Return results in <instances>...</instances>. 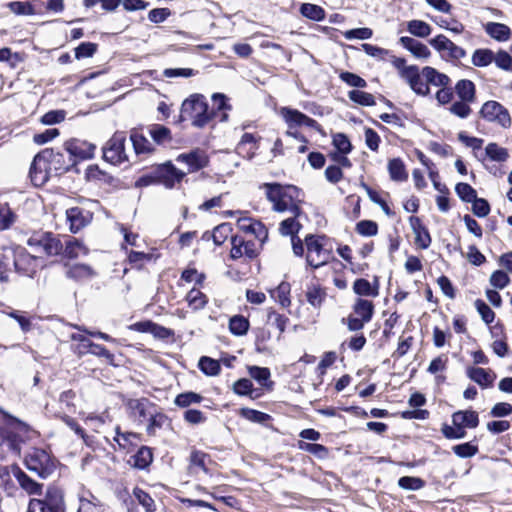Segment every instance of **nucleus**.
<instances>
[{
	"mask_svg": "<svg viewBox=\"0 0 512 512\" xmlns=\"http://www.w3.org/2000/svg\"><path fill=\"white\" fill-rule=\"evenodd\" d=\"M176 161L186 164L189 172H195L205 168L209 163L207 154L201 149H194L189 153H182L178 155Z\"/></svg>",
	"mask_w": 512,
	"mask_h": 512,
	"instance_id": "14",
	"label": "nucleus"
},
{
	"mask_svg": "<svg viewBox=\"0 0 512 512\" xmlns=\"http://www.w3.org/2000/svg\"><path fill=\"white\" fill-rule=\"evenodd\" d=\"M46 161L51 173L54 176L61 175L67 172L72 166L75 165V160L66 156L62 152H54L53 149H44L36 155V163L43 164Z\"/></svg>",
	"mask_w": 512,
	"mask_h": 512,
	"instance_id": "8",
	"label": "nucleus"
},
{
	"mask_svg": "<svg viewBox=\"0 0 512 512\" xmlns=\"http://www.w3.org/2000/svg\"><path fill=\"white\" fill-rule=\"evenodd\" d=\"M307 249L306 262L314 269L326 265L332 258V250L327 247L328 238L325 235L309 234L305 237Z\"/></svg>",
	"mask_w": 512,
	"mask_h": 512,
	"instance_id": "4",
	"label": "nucleus"
},
{
	"mask_svg": "<svg viewBox=\"0 0 512 512\" xmlns=\"http://www.w3.org/2000/svg\"><path fill=\"white\" fill-rule=\"evenodd\" d=\"M153 255L152 254H149V253H144V252H138V251H133L131 250L129 253H128V261L129 263L134 267V268H137V269H141L145 262H148L152 259Z\"/></svg>",
	"mask_w": 512,
	"mask_h": 512,
	"instance_id": "60",
	"label": "nucleus"
},
{
	"mask_svg": "<svg viewBox=\"0 0 512 512\" xmlns=\"http://www.w3.org/2000/svg\"><path fill=\"white\" fill-rule=\"evenodd\" d=\"M133 495L137 499L138 503L145 508L146 512L155 511V502L151 496L140 488L133 490Z\"/></svg>",
	"mask_w": 512,
	"mask_h": 512,
	"instance_id": "56",
	"label": "nucleus"
},
{
	"mask_svg": "<svg viewBox=\"0 0 512 512\" xmlns=\"http://www.w3.org/2000/svg\"><path fill=\"white\" fill-rule=\"evenodd\" d=\"M290 285L282 282L276 290L272 292V297L276 298L282 307H288L291 303L290 298Z\"/></svg>",
	"mask_w": 512,
	"mask_h": 512,
	"instance_id": "53",
	"label": "nucleus"
},
{
	"mask_svg": "<svg viewBox=\"0 0 512 512\" xmlns=\"http://www.w3.org/2000/svg\"><path fill=\"white\" fill-rule=\"evenodd\" d=\"M24 276L33 277L42 265V260L29 254L25 249H3L0 253V281H8V272L11 266Z\"/></svg>",
	"mask_w": 512,
	"mask_h": 512,
	"instance_id": "1",
	"label": "nucleus"
},
{
	"mask_svg": "<svg viewBox=\"0 0 512 512\" xmlns=\"http://www.w3.org/2000/svg\"><path fill=\"white\" fill-rule=\"evenodd\" d=\"M138 329L140 331H148L150 330L151 332H153L155 335L161 337V338H167L169 336H171L173 334V332L168 329V328H165V327H162V326H159V325H156L150 321H147V322H143V323H138L136 324Z\"/></svg>",
	"mask_w": 512,
	"mask_h": 512,
	"instance_id": "52",
	"label": "nucleus"
},
{
	"mask_svg": "<svg viewBox=\"0 0 512 512\" xmlns=\"http://www.w3.org/2000/svg\"><path fill=\"white\" fill-rule=\"evenodd\" d=\"M326 297L325 290L318 284H311L307 288L306 298L313 307H320Z\"/></svg>",
	"mask_w": 512,
	"mask_h": 512,
	"instance_id": "36",
	"label": "nucleus"
},
{
	"mask_svg": "<svg viewBox=\"0 0 512 512\" xmlns=\"http://www.w3.org/2000/svg\"><path fill=\"white\" fill-rule=\"evenodd\" d=\"M422 76L428 86L446 87L450 85V78L446 74L440 73L430 66H426L422 69Z\"/></svg>",
	"mask_w": 512,
	"mask_h": 512,
	"instance_id": "27",
	"label": "nucleus"
},
{
	"mask_svg": "<svg viewBox=\"0 0 512 512\" xmlns=\"http://www.w3.org/2000/svg\"><path fill=\"white\" fill-rule=\"evenodd\" d=\"M125 141L126 135L124 132H115L103 147V158L112 164H120L126 161Z\"/></svg>",
	"mask_w": 512,
	"mask_h": 512,
	"instance_id": "10",
	"label": "nucleus"
},
{
	"mask_svg": "<svg viewBox=\"0 0 512 512\" xmlns=\"http://www.w3.org/2000/svg\"><path fill=\"white\" fill-rule=\"evenodd\" d=\"M298 447L300 450L313 454L320 459L328 456V449L321 444L299 441Z\"/></svg>",
	"mask_w": 512,
	"mask_h": 512,
	"instance_id": "46",
	"label": "nucleus"
},
{
	"mask_svg": "<svg viewBox=\"0 0 512 512\" xmlns=\"http://www.w3.org/2000/svg\"><path fill=\"white\" fill-rule=\"evenodd\" d=\"M199 368L204 374L209 376H215L220 372L219 362L206 356L201 357L199 360Z\"/></svg>",
	"mask_w": 512,
	"mask_h": 512,
	"instance_id": "51",
	"label": "nucleus"
},
{
	"mask_svg": "<svg viewBox=\"0 0 512 512\" xmlns=\"http://www.w3.org/2000/svg\"><path fill=\"white\" fill-rule=\"evenodd\" d=\"M353 290L360 296H371L376 297L378 295V287H372L371 283L364 279H357L353 284Z\"/></svg>",
	"mask_w": 512,
	"mask_h": 512,
	"instance_id": "39",
	"label": "nucleus"
},
{
	"mask_svg": "<svg viewBox=\"0 0 512 512\" xmlns=\"http://www.w3.org/2000/svg\"><path fill=\"white\" fill-rule=\"evenodd\" d=\"M475 307L480 314L482 320L486 324H490L495 319V313L492 311V309L481 299H477L475 301Z\"/></svg>",
	"mask_w": 512,
	"mask_h": 512,
	"instance_id": "63",
	"label": "nucleus"
},
{
	"mask_svg": "<svg viewBox=\"0 0 512 512\" xmlns=\"http://www.w3.org/2000/svg\"><path fill=\"white\" fill-rule=\"evenodd\" d=\"M249 329V321L242 315H235L229 321V330L236 336H242Z\"/></svg>",
	"mask_w": 512,
	"mask_h": 512,
	"instance_id": "37",
	"label": "nucleus"
},
{
	"mask_svg": "<svg viewBox=\"0 0 512 512\" xmlns=\"http://www.w3.org/2000/svg\"><path fill=\"white\" fill-rule=\"evenodd\" d=\"M398 485L402 489L416 491L423 488L425 482L418 477L403 476L398 480Z\"/></svg>",
	"mask_w": 512,
	"mask_h": 512,
	"instance_id": "58",
	"label": "nucleus"
},
{
	"mask_svg": "<svg viewBox=\"0 0 512 512\" xmlns=\"http://www.w3.org/2000/svg\"><path fill=\"white\" fill-rule=\"evenodd\" d=\"M400 42L417 58H427L430 55L428 47L414 38L402 37Z\"/></svg>",
	"mask_w": 512,
	"mask_h": 512,
	"instance_id": "31",
	"label": "nucleus"
},
{
	"mask_svg": "<svg viewBox=\"0 0 512 512\" xmlns=\"http://www.w3.org/2000/svg\"><path fill=\"white\" fill-rule=\"evenodd\" d=\"M93 500L80 498V504L77 512H103L102 506L95 497Z\"/></svg>",
	"mask_w": 512,
	"mask_h": 512,
	"instance_id": "64",
	"label": "nucleus"
},
{
	"mask_svg": "<svg viewBox=\"0 0 512 512\" xmlns=\"http://www.w3.org/2000/svg\"><path fill=\"white\" fill-rule=\"evenodd\" d=\"M388 171L393 181L402 182L407 180L408 173L406 172L403 161L399 158H394L388 163Z\"/></svg>",
	"mask_w": 512,
	"mask_h": 512,
	"instance_id": "34",
	"label": "nucleus"
},
{
	"mask_svg": "<svg viewBox=\"0 0 512 512\" xmlns=\"http://www.w3.org/2000/svg\"><path fill=\"white\" fill-rule=\"evenodd\" d=\"M148 132L153 141L158 145H164L172 140L170 129L163 125L153 124L149 127Z\"/></svg>",
	"mask_w": 512,
	"mask_h": 512,
	"instance_id": "33",
	"label": "nucleus"
},
{
	"mask_svg": "<svg viewBox=\"0 0 512 512\" xmlns=\"http://www.w3.org/2000/svg\"><path fill=\"white\" fill-rule=\"evenodd\" d=\"M126 407L132 417H134L139 423H144L151 416V411L154 410L155 405L147 398H140L129 399L126 402Z\"/></svg>",
	"mask_w": 512,
	"mask_h": 512,
	"instance_id": "13",
	"label": "nucleus"
},
{
	"mask_svg": "<svg viewBox=\"0 0 512 512\" xmlns=\"http://www.w3.org/2000/svg\"><path fill=\"white\" fill-rule=\"evenodd\" d=\"M475 157L482 163L491 161L501 164L509 159L510 154L507 148L496 142H490L486 145L484 152L481 154L475 153Z\"/></svg>",
	"mask_w": 512,
	"mask_h": 512,
	"instance_id": "15",
	"label": "nucleus"
},
{
	"mask_svg": "<svg viewBox=\"0 0 512 512\" xmlns=\"http://www.w3.org/2000/svg\"><path fill=\"white\" fill-rule=\"evenodd\" d=\"M67 220L70 224V230L77 233L85 227L90 221V213L80 207H72L66 211Z\"/></svg>",
	"mask_w": 512,
	"mask_h": 512,
	"instance_id": "19",
	"label": "nucleus"
},
{
	"mask_svg": "<svg viewBox=\"0 0 512 512\" xmlns=\"http://www.w3.org/2000/svg\"><path fill=\"white\" fill-rule=\"evenodd\" d=\"M8 8L16 15H31L36 12V5L29 1H13L8 3Z\"/></svg>",
	"mask_w": 512,
	"mask_h": 512,
	"instance_id": "42",
	"label": "nucleus"
},
{
	"mask_svg": "<svg viewBox=\"0 0 512 512\" xmlns=\"http://www.w3.org/2000/svg\"><path fill=\"white\" fill-rule=\"evenodd\" d=\"M240 415L243 418L255 423H265L270 419L268 414L251 408H242L240 410Z\"/></svg>",
	"mask_w": 512,
	"mask_h": 512,
	"instance_id": "59",
	"label": "nucleus"
},
{
	"mask_svg": "<svg viewBox=\"0 0 512 512\" xmlns=\"http://www.w3.org/2000/svg\"><path fill=\"white\" fill-rule=\"evenodd\" d=\"M409 224L415 235V244L421 249H427L432 242L430 233L419 217L411 216Z\"/></svg>",
	"mask_w": 512,
	"mask_h": 512,
	"instance_id": "18",
	"label": "nucleus"
},
{
	"mask_svg": "<svg viewBox=\"0 0 512 512\" xmlns=\"http://www.w3.org/2000/svg\"><path fill=\"white\" fill-rule=\"evenodd\" d=\"M458 140L465 146L471 148L474 154L477 153L478 150H481L484 143L482 138L468 136L465 132L458 133Z\"/></svg>",
	"mask_w": 512,
	"mask_h": 512,
	"instance_id": "62",
	"label": "nucleus"
},
{
	"mask_svg": "<svg viewBox=\"0 0 512 512\" xmlns=\"http://www.w3.org/2000/svg\"><path fill=\"white\" fill-rule=\"evenodd\" d=\"M402 79L406 81L409 87L420 96H427L430 89L422 76L418 66L410 65L409 68L402 72Z\"/></svg>",
	"mask_w": 512,
	"mask_h": 512,
	"instance_id": "11",
	"label": "nucleus"
},
{
	"mask_svg": "<svg viewBox=\"0 0 512 512\" xmlns=\"http://www.w3.org/2000/svg\"><path fill=\"white\" fill-rule=\"evenodd\" d=\"M27 244L35 252L44 253L47 256L61 255L63 251V242L60 235L52 232L37 231L27 240Z\"/></svg>",
	"mask_w": 512,
	"mask_h": 512,
	"instance_id": "6",
	"label": "nucleus"
},
{
	"mask_svg": "<svg viewBox=\"0 0 512 512\" xmlns=\"http://www.w3.org/2000/svg\"><path fill=\"white\" fill-rule=\"evenodd\" d=\"M349 99L363 106L375 105V98L372 94L360 90H352L348 94Z\"/></svg>",
	"mask_w": 512,
	"mask_h": 512,
	"instance_id": "50",
	"label": "nucleus"
},
{
	"mask_svg": "<svg viewBox=\"0 0 512 512\" xmlns=\"http://www.w3.org/2000/svg\"><path fill=\"white\" fill-rule=\"evenodd\" d=\"M66 276L75 281H85L95 276L94 270L86 264H74L68 267Z\"/></svg>",
	"mask_w": 512,
	"mask_h": 512,
	"instance_id": "30",
	"label": "nucleus"
},
{
	"mask_svg": "<svg viewBox=\"0 0 512 512\" xmlns=\"http://www.w3.org/2000/svg\"><path fill=\"white\" fill-rule=\"evenodd\" d=\"M452 451L460 458H470L476 455L479 449L477 445L466 442L453 446Z\"/></svg>",
	"mask_w": 512,
	"mask_h": 512,
	"instance_id": "57",
	"label": "nucleus"
},
{
	"mask_svg": "<svg viewBox=\"0 0 512 512\" xmlns=\"http://www.w3.org/2000/svg\"><path fill=\"white\" fill-rule=\"evenodd\" d=\"M467 376L482 388L491 387L496 379V375L492 370L479 367H469L467 369Z\"/></svg>",
	"mask_w": 512,
	"mask_h": 512,
	"instance_id": "21",
	"label": "nucleus"
},
{
	"mask_svg": "<svg viewBox=\"0 0 512 512\" xmlns=\"http://www.w3.org/2000/svg\"><path fill=\"white\" fill-rule=\"evenodd\" d=\"M456 93L462 101L472 102L475 97V85L472 81L462 79L455 87Z\"/></svg>",
	"mask_w": 512,
	"mask_h": 512,
	"instance_id": "35",
	"label": "nucleus"
},
{
	"mask_svg": "<svg viewBox=\"0 0 512 512\" xmlns=\"http://www.w3.org/2000/svg\"><path fill=\"white\" fill-rule=\"evenodd\" d=\"M13 475L20 486L31 495H41L42 484L31 479L25 472L18 467H13Z\"/></svg>",
	"mask_w": 512,
	"mask_h": 512,
	"instance_id": "24",
	"label": "nucleus"
},
{
	"mask_svg": "<svg viewBox=\"0 0 512 512\" xmlns=\"http://www.w3.org/2000/svg\"><path fill=\"white\" fill-rule=\"evenodd\" d=\"M494 60V53L489 49H477L472 55V63L477 67H485Z\"/></svg>",
	"mask_w": 512,
	"mask_h": 512,
	"instance_id": "43",
	"label": "nucleus"
},
{
	"mask_svg": "<svg viewBox=\"0 0 512 512\" xmlns=\"http://www.w3.org/2000/svg\"><path fill=\"white\" fill-rule=\"evenodd\" d=\"M267 199L273 203V209L277 212L290 211L293 215L299 216L301 210L295 199L299 196V189L295 186H282L278 183H264Z\"/></svg>",
	"mask_w": 512,
	"mask_h": 512,
	"instance_id": "2",
	"label": "nucleus"
},
{
	"mask_svg": "<svg viewBox=\"0 0 512 512\" xmlns=\"http://www.w3.org/2000/svg\"><path fill=\"white\" fill-rule=\"evenodd\" d=\"M231 244L230 257L233 260L239 259L244 255L249 259H253L257 256L256 244L253 241H245L239 236H233L231 238Z\"/></svg>",
	"mask_w": 512,
	"mask_h": 512,
	"instance_id": "16",
	"label": "nucleus"
},
{
	"mask_svg": "<svg viewBox=\"0 0 512 512\" xmlns=\"http://www.w3.org/2000/svg\"><path fill=\"white\" fill-rule=\"evenodd\" d=\"M452 423L463 428H475L479 424L478 414L475 411H457L452 415Z\"/></svg>",
	"mask_w": 512,
	"mask_h": 512,
	"instance_id": "28",
	"label": "nucleus"
},
{
	"mask_svg": "<svg viewBox=\"0 0 512 512\" xmlns=\"http://www.w3.org/2000/svg\"><path fill=\"white\" fill-rule=\"evenodd\" d=\"M431 44L439 52H448V55L455 59H461L466 55V52L463 48L456 46L443 34H438L437 37L432 40Z\"/></svg>",
	"mask_w": 512,
	"mask_h": 512,
	"instance_id": "20",
	"label": "nucleus"
},
{
	"mask_svg": "<svg viewBox=\"0 0 512 512\" xmlns=\"http://www.w3.org/2000/svg\"><path fill=\"white\" fill-rule=\"evenodd\" d=\"M249 375L255 379L260 385L267 387L272 386L273 382H269L271 373L266 367L250 366L248 368Z\"/></svg>",
	"mask_w": 512,
	"mask_h": 512,
	"instance_id": "40",
	"label": "nucleus"
},
{
	"mask_svg": "<svg viewBox=\"0 0 512 512\" xmlns=\"http://www.w3.org/2000/svg\"><path fill=\"white\" fill-rule=\"evenodd\" d=\"M203 397L195 392H185L176 396L174 403L182 408L188 407L191 404H197L202 401Z\"/></svg>",
	"mask_w": 512,
	"mask_h": 512,
	"instance_id": "48",
	"label": "nucleus"
},
{
	"mask_svg": "<svg viewBox=\"0 0 512 512\" xmlns=\"http://www.w3.org/2000/svg\"><path fill=\"white\" fill-rule=\"evenodd\" d=\"M149 424L147 426V432L154 434L156 429H160L167 421L166 415L161 412H156V408L151 411V416L148 418Z\"/></svg>",
	"mask_w": 512,
	"mask_h": 512,
	"instance_id": "55",
	"label": "nucleus"
},
{
	"mask_svg": "<svg viewBox=\"0 0 512 512\" xmlns=\"http://www.w3.org/2000/svg\"><path fill=\"white\" fill-rule=\"evenodd\" d=\"M28 470L36 473L41 478L49 477L56 468L55 460L44 449L33 448L25 458Z\"/></svg>",
	"mask_w": 512,
	"mask_h": 512,
	"instance_id": "7",
	"label": "nucleus"
},
{
	"mask_svg": "<svg viewBox=\"0 0 512 512\" xmlns=\"http://www.w3.org/2000/svg\"><path fill=\"white\" fill-rule=\"evenodd\" d=\"M332 144L337 149L336 152L349 154L352 151V144L348 137L343 133H336L333 135Z\"/></svg>",
	"mask_w": 512,
	"mask_h": 512,
	"instance_id": "54",
	"label": "nucleus"
},
{
	"mask_svg": "<svg viewBox=\"0 0 512 512\" xmlns=\"http://www.w3.org/2000/svg\"><path fill=\"white\" fill-rule=\"evenodd\" d=\"M153 461V454L149 447L142 446L138 451L132 455L128 464L137 469H146Z\"/></svg>",
	"mask_w": 512,
	"mask_h": 512,
	"instance_id": "26",
	"label": "nucleus"
},
{
	"mask_svg": "<svg viewBox=\"0 0 512 512\" xmlns=\"http://www.w3.org/2000/svg\"><path fill=\"white\" fill-rule=\"evenodd\" d=\"M280 115L290 129L304 126L305 120H307V115L290 107H282Z\"/></svg>",
	"mask_w": 512,
	"mask_h": 512,
	"instance_id": "25",
	"label": "nucleus"
},
{
	"mask_svg": "<svg viewBox=\"0 0 512 512\" xmlns=\"http://www.w3.org/2000/svg\"><path fill=\"white\" fill-rule=\"evenodd\" d=\"M231 232L232 226L230 223H222L216 226L213 230V233L211 234L214 244L217 246L222 245L231 234Z\"/></svg>",
	"mask_w": 512,
	"mask_h": 512,
	"instance_id": "45",
	"label": "nucleus"
},
{
	"mask_svg": "<svg viewBox=\"0 0 512 512\" xmlns=\"http://www.w3.org/2000/svg\"><path fill=\"white\" fill-rule=\"evenodd\" d=\"M88 251V248L80 240L74 237H67L63 243L61 255L69 259H75L82 255H87Z\"/></svg>",
	"mask_w": 512,
	"mask_h": 512,
	"instance_id": "22",
	"label": "nucleus"
},
{
	"mask_svg": "<svg viewBox=\"0 0 512 512\" xmlns=\"http://www.w3.org/2000/svg\"><path fill=\"white\" fill-rule=\"evenodd\" d=\"M16 214L8 204H0V230L9 229L16 221Z\"/></svg>",
	"mask_w": 512,
	"mask_h": 512,
	"instance_id": "44",
	"label": "nucleus"
},
{
	"mask_svg": "<svg viewBox=\"0 0 512 512\" xmlns=\"http://www.w3.org/2000/svg\"><path fill=\"white\" fill-rule=\"evenodd\" d=\"M480 115L486 121L496 123L504 129L511 127L509 111L497 101L485 102L481 107Z\"/></svg>",
	"mask_w": 512,
	"mask_h": 512,
	"instance_id": "9",
	"label": "nucleus"
},
{
	"mask_svg": "<svg viewBox=\"0 0 512 512\" xmlns=\"http://www.w3.org/2000/svg\"><path fill=\"white\" fill-rule=\"evenodd\" d=\"M353 314L368 323L374 314V305L372 301L362 298L357 299L353 306Z\"/></svg>",
	"mask_w": 512,
	"mask_h": 512,
	"instance_id": "32",
	"label": "nucleus"
},
{
	"mask_svg": "<svg viewBox=\"0 0 512 512\" xmlns=\"http://www.w3.org/2000/svg\"><path fill=\"white\" fill-rule=\"evenodd\" d=\"M455 192L462 201L467 203H471L477 197L476 190L471 185L463 182L455 186Z\"/></svg>",
	"mask_w": 512,
	"mask_h": 512,
	"instance_id": "49",
	"label": "nucleus"
},
{
	"mask_svg": "<svg viewBox=\"0 0 512 512\" xmlns=\"http://www.w3.org/2000/svg\"><path fill=\"white\" fill-rule=\"evenodd\" d=\"M63 491L56 486H49L41 498L29 501L26 512H65Z\"/></svg>",
	"mask_w": 512,
	"mask_h": 512,
	"instance_id": "5",
	"label": "nucleus"
},
{
	"mask_svg": "<svg viewBox=\"0 0 512 512\" xmlns=\"http://www.w3.org/2000/svg\"><path fill=\"white\" fill-rule=\"evenodd\" d=\"M156 177L167 188H172L176 183H179L184 176L185 172L177 169L171 162L164 163L157 167Z\"/></svg>",
	"mask_w": 512,
	"mask_h": 512,
	"instance_id": "12",
	"label": "nucleus"
},
{
	"mask_svg": "<svg viewBox=\"0 0 512 512\" xmlns=\"http://www.w3.org/2000/svg\"><path fill=\"white\" fill-rule=\"evenodd\" d=\"M186 300L189 306L194 310H199L204 308L207 304L208 299L207 296L202 293L199 289L193 288L191 289L186 296Z\"/></svg>",
	"mask_w": 512,
	"mask_h": 512,
	"instance_id": "38",
	"label": "nucleus"
},
{
	"mask_svg": "<svg viewBox=\"0 0 512 512\" xmlns=\"http://www.w3.org/2000/svg\"><path fill=\"white\" fill-rule=\"evenodd\" d=\"M301 14L314 21H319L324 18V10L315 4L305 3L300 8Z\"/></svg>",
	"mask_w": 512,
	"mask_h": 512,
	"instance_id": "47",
	"label": "nucleus"
},
{
	"mask_svg": "<svg viewBox=\"0 0 512 512\" xmlns=\"http://www.w3.org/2000/svg\"><path fill=\"white\" fill-rule=\"evenodd\" d=\"M43 162V164H37L35 156L31 164L29 174L31 181L35 186H42L48 181L49 177L53 175L47 162L45 160Z\"/></svg>",
	"mask_w": 512,
	"mask_h": 512,
	"instance_id": "23",
	"label": "nucleus"
},
{
	"mask_svg": "<svg viewBox=\"0 0 512 512\" xmlns=\"http://www.w3.org/2000/svg\"><path fill=\"white\" fill-rule=\"evenodd\" d=\"M65 150L69 154V158L84 160L92 158L95 146L87 142L79 140H71L66 142Z\"/></svg>",
	"mask_w": 512,
	"mask_h": 512,
	"instance_id": "17",
	"label": "nucleus"
},
{
	"mask_svg": "<svg viewBox=\"0 0 512 512\" xmlns=\"http://www.w3.org/2000/svg\"><path fill=\"white\" fill-rule=\"evenodd\" d=\"M130 140L136 154L150 153L154 150L151 142L145 137L140 129H132Z\"/></svg>",
	"mask_w": 512,
	"mask_h": 512,
	"instance_id": "29",
	"label": "nucleus"
},
{
	"mask_svg": "<svg viewBox=\"0 0 512 512\" xmlns=\"http://www.w3.org/2000/svg\"><path fill=\"white\" fill-rule=\"evenodd\" d=\"M296 217L293 215L280 223L279 232L281 235L291 236V239L293 236H297L296 234L300 230L301 224L296 220Z\"/></svg>",
	"mask_w": 512,
	"mask_h": 512,
	"instance_id": "41",
	"label": "nucleus"
},
{
	"mask_svg": "<svg viewBox=\"0 0 512 512\" xmlns=\"http://www.w3.org/2000/svg\"><path fill=\"white\" fill-rule=\"evenodd\" d=\"M233 391L241 396H250L251 398H254L253 396V384L252 382L247 378H242L236 381L233 385Z\"/></svg>",
	"mask_w": 512,
	"mask_h": 512,
	"instance_id": "61",
	"label": "nucleus"
},
{
	"mask_svg": "<svg viewBox=\"0 0 512 512\" xmlns=\"http://www.w3.org/2000/svg\"><path fill=\"white\" fill-rule=\"evenodd\" d=\"M213 116L214 112L209 110L205 97L201 94H194L183 101L179 122L191 120L194 127L202 128L212 120Z\"/></svg>",
	"mask_w": 512,
	"mask_h": 512,
	"instance_id": "3",
	"label": "nucleus"
}]
</instances>
